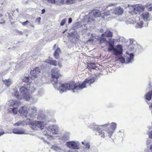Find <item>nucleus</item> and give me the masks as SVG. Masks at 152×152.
Returning <instances> with one entry per match:
<instances>
[{"instance_id": "nucleus-56", "label": "nucleus", "mask_w": 152, "mask_h": 152, "mask_svg": "<svg viewBox=\"0 0 152 152\" xmlns=\"http://www.w3.org/2000/svg\"><path fill=\"white\" fill-rule=\"evenodd\" d=\"M4 134V132H2L0 133V136L3 135Z\"/></svg>"}, {"instance_id": "nucleus-52", "label": "nucleus", "mask_w": 152, "mask_h": 152, "mask_svg": "<svg viewBox=\"0 0 152 152\" xmlns=\"http://www.w3.org/2000/svg\"><path fill=\"white\" fill-rule=\"evenodd\" d=\"M40 20H41V18L40 17L38 18L37 19V21H39V22L40 21Z\"/></svg>"}, {"instance_id": "nucleus-13", "label": "nucleus", "mask_w": 152, "mask_h": 152, "mask_svg": "<svg viewBox=\"0 0 152 152\" xmlns=\"http://www.w3.org/2000/svg\"><path fill=\"white\" fill-rule=\"evenodd\" d=\"M48 131L53 134H57L59 131V128L57 125L50 126L48 127Z\"/></svg>"}, {"instance_id": "nucleus-58", "label": "nucleus", "mask_w": 152, "mask_h": 152, "mask_svg": "<svg viewBox=\"0 0 152 152\" xmlns=\"http://www.w3.org/2000/svg\"><path fill=\"white\" fill-rule=\"evenodd\" d=\"M81 143H82V144H83L84 145V144H85V143H86V142H82Z\"/></svg>"}, {"instance_id": "nucleus-25", "label": "nucleus", "mask_w": 152, "mask_h": 152, "mask_svg": "<svg viewBox=\"0 0 152 152\" xmlns=\"http://www.w3.org/2000/svg\"><path fill=\"white\" fill-rule=\"evenodd\" d=\"M142 18L145 20H150V15L147 12L143 13L142 15Z\"/></svg>"}, {"instance_id": "nucleus-50", "label": "nucleus", "mask_w": 152, "mask_h": 152, "mask_svg": "<svg viewBox=\"0 0 152 152\" xmlns=\"http://www.w3.org/2000/svg\"><path fill=\"white\" fill-rule=\"evenodd\" d=\"M149 136L150 138L152 139V131L149 133Z\"/></svg>"}, {"instance_id": "nucleus-40", "label": "nucleus", "mask_w": 152, "mask_h": 152, "mask_svg": "<svg viewBox=\"0 0 152 152\" xmlns=\"http://www.w3.org/2000/svg\"><path fill=\"white\" fill-rule=\"evenodd\" d=\"M5 9V7L3 4H0V10L3 11Z\"/></svg>"}, {"instance_id": "nucleus-30", "label": "nucleus", "mask_w": 152, "mask_h": 152, "mask_svg": "<svg viewBox=\"0 0 152 152\" xmlns=\"http://www.w3.org/2000/svg\"><path fill=\"white\" fill-rule=\"evenodd\" d=\"M50 132L48 131V132L47 131L45 130L43 132V134L46 136H47V138L48 139H51L52 137L53 136L52 135H50L49 134V133Z\"/></svg>"}, {"instance_id": "nucleus-44", "label": "nucleus", "mask_w": 152, "mask_h": 152, "mask_svg": "<svg viewBox=\"0 0 152 152\" xmlns=\"http://www.w3.org/2000/svg\"><path fill=\"white\" fill-rule=\"evenodd\" d=\"M115 4L114 3H111L109 4L107 6V8H109V7H111L112 6H115Z\"/></svg>"}, {"instance_id": "nucleus-11", "label": "nucleus", "mask_w": 152, "mask_h": 152, "mask_svg": "<svg viewBox=\"0 0 152 152\" xmlns=\"http://www.w3.org/2000/svg\"><path fill=\"white\" fill-rule=\"evenodd\" d=\"M66 145L67 147L71 148L77 149L79 148V144L77 142L71 141L67 142Z\"/></svg>"}, {"instance_id": "nucleus-24", "label": "nucleus", "mask_w": 152, "mask_h": 152, "mask_svg": "<svg viewBox=\"0 0 152 152\" xmlns=\"http://www.w3.org/2000/svg\"><path fill=\"white\" fill-rule=\"evenodd\" d=\"M22 80L27 83L29 84L31 83V79L30 77H29L28 75H27L26 76L23 77L22 78Z\"/></svg>"}, {"instance_id": "nucleus-43", "label": "nucleus", "mask_w": 152, "mask_h": 152, "mask_svg": "<svg viewBox=\"0 0 152 152\" xmlns=\"http://www.w3.org/2000/svg\"><path fill=\"white\" fill-rule=\"evenodd\" d=\"M84 146H85V148L89 149L90 148V145L88 143H85V144H84Z\"/></svg>"}, {"instance_id": "nucleus-20", "label": "nucleus", "mask_w": 152, "mask_h": 152, "mask_svg": "<svg viewBox=\"0 0 152 152\" xmlns=\"http://www.w3.org/2000/svg\"><path fill=\"white\" fill-rule=\"evenodd\" d=\"M19 104V102L18 101L13 100L9 101L7 103L10 107H13L15 106H18Z\"/></svg>"}, {"instance_id": "nucleus-14", "label": "nucleus", "mask_w": 152, "mask_h": 152, "mask_svg": "<svg viewBox=\"0 0 152 152\" xmlns=\"http://www.w3.org/2000/svg\"><path fill=\"white\" fill-rule=\"evenodd\" d=\"M29 117L33 118L37 114V109L34 106L30 107L29 108Z\"/></svg>"}, {"instance_id": "nucleus-39", "label": "nucleus", "mask_w": 152, "mask_h": 152, "mask_svg": "<svg viewBox=\"0 0 152 152\" xmlns=\"http://www.w3.org/2000/svg\"><path fill=\"white\" fill-rule=\"evenodd\" d=\"M23 122L22 121H20L18 122L17 123H16L15 124V126H19L20 125H23Z\"/></svg>"}, {"instance_id": "nucleus-1", "label": "nucleus", "mask_w": 152, "mask_h": 152, "mask_svg": "<svg viewBox=\"0 0 152 152\" xmlns=\"http://www.w3.org/2000/svg\"><path fill=\"white\" fill-rule=\"evenodd\" d=\"M54 87L59 90L60 93H62L68 90H72L73 92H77L78 91L83 89V87L80 84L76 85L73 81L69 82L61 85L59 83H57V85L54 86Z\"/></svg>"}, {"instance_id": "nucleus-51", "label": "nucleus", "mask_w": 152, "mask_h": 152, "mask_svg": "<svg viewBox=\"0 0 152 152\" xmlns=\"http://www.w3.org/2000/svg\"><path fill=\"white\" fill-rule=\"evenodd\" d=\"M72 19L71 18H70L68 20V23H72Z\"/></svg>"}, {"instance_id": "nucleus-21", "label": "nucleus", "mask_w": 152, "mask_h": 152, "mask_svg": "<svg viewBox=\"0 0 152 152\" xmlns=\"http://www.w3.org/2000/svg\"><path fill=\"white\" fill-rule=\"evenodd\" d=\"M13 132L14 134H26L25 130L21 129L15 128L13 129Z\"/></svg>"}, {"instance_id": "nucleus-53", "label": "nucleus", "mask_w": 152, "mask_h": 152, "mask_svg": "<svg viewBox=\"0 0 152 152\" xmlns=\"http://www.w3.org/2000/svg\"><path fill=\"white\" fill-rule=\"evenodd\" d=\"M68 152H78L77 151H69Z\"/></svg>"}, {"instance_id": "nucleus-32", "label": "nucleus", "mask_w": 152, "mask_h": 152, "mask_svg": "<svg viewBox=\"0 0 152 152\" xmlns=\"http://www.w3.org/2000/svg\"><path fill=\"white\" fill-rule=\"evenodd\" d=\"M18 106H15L14 107L10 108L11 109H12V110L13 113L14 114H16L18 112Z\"/></svg>"}, {"instance_id": "nucleus-63", "label": "nucleus", "mask_w": 152, "mask_h": 152, "mask_svg": "<svg viewBox=\"0 0 152 152\" xmlns=\"http://www.w3.org/2000/svg\"><path fill=\"white\" fill-rule=\"evenodd\" d=\"M2 15L1 14H0V17H2Z\"/></svg>"}, {"instance_id": "nucleus-28", "label": "nucleus", "mask_w": 152, "mask_h": 152, "mask_svg": "<svg viewBox=\"0 0 152 152\" xmlns=\"http://www.w3.org/2000/svg\"><path fill=\"white\" fill-rule=\"evenodd\" d=\"M52 148L57 152H63V150L59 146L56 145H53Z\"/></svg>"}, {"instance_id": "nucleus-49", "label": "nucleus", "mask_w": 152, "mask_h": 152, "mask_svg": "<svg viewBox=\"0 0 152 152\" xmlns=\"http://www.w3.org/2000/svg\"><path fill=\"white\" fill-rule=\"evenodd\" d=\"M28 23H29V21L28 20H26L25 22H23L22 23V24L23 26H25L26 25V24Z\"/></svg>"}, {"instance_id": "nucleus-35", "label": "nucleus", "mask_w": 152, "mask_h": 152, "mask_svg": "<svg viewBox=\"0 0 152 152\" xmlns=\"http://www.w3.org/2000/svg\"><path fill=\"white\" fill-rule=\"evenodd\" d=\"M146 6L147 9L148 10V11H152V4H147Z\"/></svg>"}, {"instance_id": "nucleus-17", "label": "nucleus", "mask_w": 152, "mask_h": 152, "mask_svg": "<svg viewBox=\"0 0 152 152\" xmlns=\"http://www.w3.org/2000/svg\"><path fill=\"white\" fill-rule=\"evenodd\" d=\"M116 124L115 123H112L110 124L111 128V130H110L108 129L107 131V132L108 133V135L110 137H111V136L113 133L114 131L116 128Z\"/></svg>"}, {"instance_id": "nucleus-55", "label": "nucleus", "mask_w": 152, "mask_h": 152, "mask_svg": "<svg viewBox=\"0 0 152 152\" xmlns=\"http://www.w3.org/2000/svg\"><path fill=\"white\" fill-rule=\"evenodd\" d=\"M45 12V9H43L42 10V14H44Z\"/></svg>"}, {"instance_id": "nucleus-3", "label": "nucleus", "mask_w": 152, "mask_h": 152, "mask_svg": "<svg viewBox=\"0 0 152 152\" xmlns=\"http://www.w3.org/2000/svg\"><path fill=\"white\" fill-rule=\"evenodd\" d=\"M126 20V23L127 24H132L134 23L135 22H137V23L136 24L135 27L137 28H140L143 27V23L141 21H140L139 20L140 18L138 17L134 18L136 16H134L133 14H132Z\"/></svg>"}, {"instance_id": "nucleus-12", "label": "nucleus", "mask_w": 152, "mask_h": 152, "mask_svg": "<svg viewBox=\"0 0 152 152\" xmlns=\"http://www.w3.org/2000/svg\"><path fill=\"white\" fill-rule=\"evenodd\" d=\"M95 80L94 78L93 77H88L86 79V80L83 82L82 83L80 84V85L84 86H83V89L86 87L87 86L90 85Z\"/></svg>"}, {"instance_id": "nucleus-34", "label": "nucleus", "mask_w": 152, "mask_h": 152, "mask_svg": "<svg viewBox=\"0 0 152 152\" xmlns=\"http://www.w3.org/2000/svg\"><path fill=\"white\" fill-rule=\"evenodd\" d=\"M135 41L133 39H130V47H132L134 45H135Z\"/></svg>"}, {"instance_id": "nucleus-7", "label": "nucleus", "mask_w": 152, "mask_h": 152, "mask_svg": "<svg viewBox=\"0 0 152 152\" xmlns=\"http://www.w3.org/2000/svg\"><path fill=\"white\" fill-rule=\"evenodd\" d=\"M134 56V55L132 53L127 54L125 56V58L121 57L119 58V60L122 63H124L126 64L129 63L133 61Z\"/></svg>"}, {"instance_id": "nucleus-15", "label": "nucleus", "mask_w": 152, "mask_h": 152, "mask_svg": "<svg viewBox=\"0 0 152 152\" xmlns=\"http://www.w3.org/2000/svg\"><path fill=\"white\" fill-rule=\"evenodd\" d=\"M109 125V124L108 123L107 124L99 126L94 124L92 125L91 128L93 130L98 132H99L100 129L101 128L100 127H102V128H106Z\"/></svg>"}, {"instance_id": "nucleus-45", "label": "nucleus", "mask_w": 152, "mask_h": 152, "mask_svg": "<svg viewBox=\"0 0 152 152\" xmlns=\"http://www.w3.org/2000/svg\"><path fill=\"white\" fill-rule=\"evenodd\" d=\"M106 39L104 38H102L100 39V43L101 44L103 42H104L105 41H106Z\"/></svg>"}, {"instance_id": "nucleus-31", "label": "nucleus", "mask_w": 152, "mask_h": 152, "mask_svg": "<svg viewBox=\"0 0 152 152\" xmlns=\"http://www.w3.org/2000/svg\"><path fill=\"white\" fill-rule=\"evenodd\" d=\"M110 14V11H107L102 13V16L104 18H105L106 17L109 15Z\"/></svg>"}, {"instance_id": "nucleus-46", "label": "nucleus", "mask_w": 152, "mask_h": 152, "mask_svg": "<svg viewBox=\"0 0 152 152\" xmlns=\"http://www.w3.org/2000/svg\"><path fill=\"white\" fill-rule=\"evenodd\" d=\"M67 0H62L61 4H68V1Z\"/></svg>"}, {"instance_id": "nucleus-2", "label": "nucleus", "mask_w": 152, "mask_h": 152, "mask_svg": "<svg viewBox=\"0 0 152 152\" xmlns=\"http://www.w3.org/2000/svg\"><path fill=\"white\" fill-rule=\"evenodd\" d=\"M20 92L21 95H20L18 92V89L15 88L12 90V94L17 99H24L27 101H29L30 99V96L29 94L28 88L22 86L20 88Z\"/></svg>"}, {"instance_id": "nucleus-59", "label": "nucleus", "mask_w": 152, "mask_h": 152, "mask_svg": "<svg viewBox=\"0 0 152 152\" xmlns=\"http://www.w3.org/2000/svg\"><path fill=\"white\" fill-rule=\"evenodd\" d=\"M150 148V150L152 151V144L151 145Z\"/></svg>"}, {"instance_id": "nucleus-10", "label": "nucleus", "mask_w": 152, "mask_h": 152, "mask_svg": "<svg viewBox=\"0 0 152 152\" xmlns=\"http://www.w3.org/2000/svg\"><path fill=\"white\" fill-rule=\"evenodd\" d=\"M112 12L116 15H120L123 12V9L120 6L115 7L112 9H110Z\"/></svg>"}, {"instance_id": "nucleus-60", "label": "nucleus", "mask_w": 152, "mask_h": 152, "mask_svg": "<svg viewBox=\"0 0 152 152\" xmlns=\"http://www.w3.org/2000/svg\"><path fill=\"white\" fill-rule=\"evenodd\" d=\"M101 32L102 33L103 32V30L102 29H101L100 30Z\"/></svg>"}, {"instance_id": "nucleus-38", "label": "nucleus", "mask_w": 152, "mask_h": 152, "mask_svg": "<svg viewBox=\"0 0 152 152\" xmlns=\"http://www.w3.org/2000/svg\"><path fill=\"white\" fill-rule=\"evenodd\" d=\"M118 135L120 137L122 138L124 136V134L123 131H120L118 132Z\"/></svg>"}, {"instance_id": "nucleus-22", "label": "nucleus", "mask_w": 152, "mask_h": 152, "mask_svg": "<svg viewBox=\"0 0 152 152\" xmlns=\"http://www.w3.org/2000/svg\"><path fill=\"white\" fill-rule=\"evenodd\" d=\"M2 81L4 84L7 87H9L13 83L12 80L10 78L4 80L3 79Z\"/></svg>"}, {"instance_id": "nucleus-47", "label": "nucleus", "mask_w": 152, "mask_h": 152, "mask_svg": "<svg viewBox=\"0 0 152 152\" xmlns=\"http://www.w3.org/2000/svg\"><path fill=\"white\" fill-rule=\"evenodd\" d=\"M54 56L55 57V58L57 59L58 58L59 54H58V53H55V52H54Z\"/></svg>"}, {"instance_id": "nucleus-33", "label": "nucleus", "mask_w": 152, "mask_h": 152, "mask_svg": "<svg viewBox=\"0 0 152 152\" xmlns=\"http://www.w3.org/2000/svg\"><path fill=\"white\" fill-rule=\"evenodd\" d=\"M99 133V135L102 138H104L105 137V134L104 133V131L102 130L101 132H98Z\"/></svg>"}, {"instance_id": "nucleus-23", "label": "nucleus", "mask_w": 152, "mask_h": 152, "mask_svg": "<svg viewBox=\"0 0 152 152\" xmlns=\"http://www.w3.org/2000/svg\"><path fill=\"white\" fill-rule=\"evenodd\" d=\"M34 121H32L30 119L27 118L26 120V121L23 120V125H29L30 126L31 128L32 127V125L34 124Z\"/></svg>"}, {"instance_id": "nucleus-8", "label": "nucleus", "mask_w": 152, "mask_h": 152, "mask_svg": "<svg viewBox=\"0 0 152 152\" xmlns=\"http://www.w3.org/2000/svg\"><path fill=\"white\" fill-rule=\"evenodd\" d=\"M102 13L101 11L97 10H94L91 14L88 15V21L91 22L93 21L96 17H100L102 16Z\"/></svg>"}, {"instance_id": "nucleus-61", "label": "nucleus", "mask_w": 152, "mask_h": 152, "mask_svg": "<svg viewBox=\"0 0 152 152\" xmlns=\"http://www.w3.org/2000/svg\"><path fill=\"white\" fill-rule=\"evenodd\" d=\"M56 45L55 44L53 47V48L55 49L56 48Z\"/></svg>"}, {"instance_id": "nucleus-5", "label": "nucleus", "mask_w": 152, "mask_h": 152, "mask_svg": "<svg viewBox=\"0 0 152 152\" xmlns=\"http://www.w3.org/2000/svg\"><path fill=\"white\" fill-rule=\"evenodd\" d=\"M52 78L51 81L52 84L54 86L57 85V79L59 78L61 75L59 73V70L56 68L53 69L51 71Z\"/></svg>"}, {"instance_id": "nucleus-9", "label": "nucleus", "mask_w": 152, "mask_h": 152, "mask_svg": "<svg viewBox=\"0 0 152 152\" xmlns=\"http://www.w3.org/2000/svg\"><path fill=\"white\" fill-rule=\"evenodd\" d=\"M112 51L113 53L116 56L121 55L123 52L122 46L120 45H117L113 47Z\"/></svg>"}, {"instance_id": "nucleus-26", "label": "nucleus", "mask_w": 152, "mask_h": 152, "mask_svg": "<svg viewBox=\"0 0 152 152\" xmlns=\"http://www.w3.org/2000/svg\"><path fill=\"white\" fill-rule=\"evenodd\" d=\"M102 37H112L113 36V33L110 31H107L104 34L101 35Z\"/></svg>"}, {"instance_id": "nucleus-16", "label": "nucleus", "mask_w": 152, "mask_h": 152, "mask_svg": "<svg viewBox=\"0 0 152 152\" xmlns=\"http://www.w3.org/2000/svg\"><path fill=\"white\" fill-rule=\"evenodd\" d=\"M19 112L21 115L26 117L28 116V115L29 116V109L27 111V108L23 106L21 107L19 110Z\"/></svg>"}, {"instance_id": "nucleus-37", "label": "nucleus", "mask_w": 152, "mask_h": 152, "mask_svg": "<svg viewBox=\"0 0 152 152\" xmlns=\"http://www.w3.org/2000/svg\"><path fill=\"white\" fill-rule=\"evenodd\" d=\"M38 94L39 96H42L44 93V90L42 89H39L38 91Z\"/></svg>"}, {"instance_id": "nucleus-18", "label": "nucleus", "mask_w": 152, "mask_h": 152, "mask_svg": "<svg viewBox=\"0 0 152 152\" xmlns=\"http://www.w3.org/2000/svg\"><path fill=\"white\" fill-rule=\"evenodd\" d=\"M106 42L108 43L109 45L108 51V52L112 51L114 47V40L113 39H109L108 41H106Z\"/></svg>"}, {"instance_id": "nucleus-54", "label": "nucleus", "mask_w": 152, "mask_h": 152, "mask_svg": "<svg viewBox=\"0 0 152 152\" xmlns=\"http://www.w3.org/2000/svg\"><path fill=\"white\" fill-rule=\"evenodd\" d=\"M58 65L60 68H61L62 66L61 64L60 63L58 64Z\"/></svg>"}, {"instance_id": "nucleus-6", "label": "nucleus", "mask_w": 152, "mask_h": 152, "mask_svg": "<svg viewBox=\"0 0 152 152\" xmlns=\"http://www.w3.org/2000/svg\"><path fill=\"white\" fill-rule=\"evenodd\" d=\"M145 7L143 5H136L132 7V8L130 9L129 12L135 16L137 13H139L140 12L143 11Z\"/></svg>"}, {"instance_id": "nucleus-57", "label": "nucleus", "mask_w": 152, "mask_h": 152, "mask_svg": "<svg viewBox=\"0 0 152 152\" xmlns=\"http://www.w3.org/2000/svg\"><path fill=\"white\" fill-rule=\"evenodd\" d=\"M147 144H150V140H147Z\"/></svg>"}, {"instance_id": "nucleus-27", "label": "nucleus", "mask_w": 152, "mask_h": 152, "mask_svg": "<svg viewBox=\"0 0 152 152\" xmlns=\"http://www.w3.org/2000/svg\"><path fill=\"white\" fill-rule=\"evenodd\" d=\"M45 62L51 65H53L54 66H56L57 65L56 61L52 59H47L45 61Z\"/></svg>"}, {"instance_id": "nucleus-64", "label": "nucleus", "mask_w": 152, "mask_h": 152, "mask_svg": "<svg viewBox=\"0 0 152 152\" xmlns=\"http://www.w3.org/2000/svg\"><path fill=\"white\" fill-rule=\"evenodd\" d=\"M31 26L32 27H33L34 28V26L33 25H31Z\"/></svg>"}, {"instance_id": "nucleus-48", "label": "nucleus", "mask_w": 152, "mask_h": 152, "mask_svg": "<svg viewBox=\"0 0 152 152\" xmlns=\"http://www.w3.org/2000/svg\"><path fill=\"white\" fill-rule=\"evenodd\" d=\"M54 52H55V53H56L59 54V53L60 52V48H57L56 49Z\"/></svg>"}, {"instance_id": "nucleus-62", "label": "nucleus", "mask_w": 152, "mask_h": 152, "mask_svg": "<svg viewBox=\"0 0 152 152\" xmlns=\"http://www.w3.org/2000/svg\"><path fill=\"white\" fill-rule=\"evenodd\" d=\"M4 23V22H0V24H1L3 23Z\"/></svg>"}, {"instance_id": "nucleus-19", "label": "nucleus", "mask_w": 152, "mask_h": 152, "mask_svg": "<svg viewBox=\"0 0 152 152\" xmlns=\"http://www.w3.org/2000/svg\"><path fill=\"white\" fill-rule=\"evenodd\" d=\"M40 70L39 68L36 67L33 70H31L30 72V73L32 77H37L38 75L40 73Z\"/></svg>"}, {"instance_id": "nucleus-29", "label": "nucleus", "mask_w": 152, "mask_h": 152, "mask_svg": "<svg viewBox=\"0 0 152 152\" xmlns=\"http://www.w3.org/2000/svg\"><path fill=\"white\" fill-rule=\"evenodd\" d=\"M29 91V94L30 95L31 93H32L34 92L35 89L33 86L31 84L29 86V89H28Z\"/></svg>"}, {"instance_id": "nucleus-42", "label": "nucleus", "mask_w": 152, "mask_h": 152, "mask_svg": "<svg viewBox=\"0 0 152 152\" xmlns=\"http://www.w3.org/2000/svg\"><path fill=\"white\" fill-rule=\"evenodd\" d=\"M55 4H61L62 0H55Z\"/></svg>"}, {"instance_id": "nucleus-4", "label": "nucleus", "mask_w": 152, "mask_h": 152, "mask_svg": "<svg viewBox=\"0 0 152 152\" xmlns=\"http://www.w3.org/2000/svg\"><path fill=\"white\" fill-rule=\"evenodd\" d=\"M42 121H34V124L32 125L31 128L34 130H39L43 129L45 126L47 122L46 118H42Z\"/></svg>"}, {"instance_id": "nucleus-36", "label": "nucleus", "mask_w": 152, "mask_h": 152, "mask_svg": "<svg viewBox=\"0 0 152 152\" xmlns=\"http://www.w3.org/2000/svg\"><path fill=\"white\" fill-rule=\"evenodd\" d=\"M69 133H67L66 135H64L63 136L62 139L64 140H68L69 137Z\"/></svg>"}, {"instance_id": "nucleus-41", "label": "nucleus", "mask_w": 152, "mask_h": 152, "mask_svg": "<svg viewBox=\"0 0 152 152\" xmlns=\"http://www.w3.org/2000/svg\"><path fill=\"white\" fill-rule=\"evenodd\" d=\"M66 20V19H64L61 22L60 25L61 26H63L65 24Z\"/></svg>"}]
</instances>
